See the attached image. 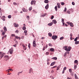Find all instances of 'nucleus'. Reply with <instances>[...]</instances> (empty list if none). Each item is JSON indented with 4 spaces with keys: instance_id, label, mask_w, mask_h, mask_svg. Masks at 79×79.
I'll return each mask as SVG.
<instances>
[{
    "instance_id": "obj_1",
    "label": "nucleus",
    "mask_w": 79,
    "mask_h": 79,
    "mask_svg": "<svg viewBox=\"0 0 79 79\" xmlns=\"http://www.w3.org/2000/svg\"><path fill=\"white\" fill-rule=\"evenodd\" d=\"M64 48L65 50L66 51H68V52H69L71 50V47L69 46L68 47L67 46H65L64 47Z\"/></svg>"
},
{
    "instance_id": "obj_2",
    "label": "nucleus",
    "mask_w": 79,
    "mask_h": 79,
    "mask_svg": "<svg viewBox=\"0 0 79 79\" xmlns=\"http://www.w3.org/2000/svg\"><path fill=\"white\" fill-rule=\"evenodd\" d=\"M57 38H58V36L56 35H53L52 36V38L53 40H56Z\"/></svg>"
},
{
    "instance_id": "obj_3",
    "label": "nucleus",
    "mask_w": 79,
    "mask_h": 79,
    "mask_svg": "<svg viewBox=\"0 0 79 79\" xmlns=\"http://www.w3.org/2000/svg\"><path fill=\"white\" fill-rule=\"evenodd\" d=\"M33 46L34 47H35L37 46V45L36 44V43L35 42V41L34 40L33 42Z\"/></svg>"
},
{
    "instance_id": "obj_4",
    "label": "nucleus",
    "mask_w": 79,
    "mask_h": 79,
    "mask_svg": "<svg viewBox=\"0 0 79 79\" xmlns=\"http://www.w3.org/2000/svg\"><path fill=\"white\" fill-rule=\"evenodd\" d=\"M22 10L23 12H27L28 11V10H27V9H26L24 8H22Z\"/></svg>"
},
{
    "instance_id": "obj_5",
    "label": "nucleus",
    "mask_w": 79,
    "mask_h": 79,
    "mask_svg": "<svg viewBox=\"0 0 79 79\" xmlns=\"http://www.w3.org/2000/svg\"><path fill=\"white\" fill-rule=\"evenodd\" d=\"M35 3H36L35 1H32L31 2V4L32 5H33V3L35 4Z\"/></svg>"
},
{
    "instance_id": "obj_6",
    "label": "nucleus",
    "mask_w": 79,
    "mask_h": 79,
    "mask_svg": "<svg viewBox=\"0 0 79 79\" xmlns=\"http://www.w3.org/2000/svg\"><path fill=\"white\" fill-rule=\"evenodd\" d=\"M31 72H32V73H33V70L32 68H31L29 69V73L31 74Z\"/></svg>"
},
{
    "instance_id": "obj_7",
    "label": "nucleus",
    "mask_w": 79,
    "mask_h": 79,
    "mask_svg": "<svg viewBox=\"0 0 79 79\" xmlns=\"http://www.w3.org/2000/svg\"><path fill=\"white\" fill-rule=\"evenodd\" d=\"M14 25L15 27H18L19 26V25L18 24H17L16 23H14Z\"/></svg>"
},
{
    "instance_id": "obj_8",
    "label": "nucleus",
    "mask_w": 79,
    "mask_h": 79,
    "mask_svg": "<svg viewBox=\"0 0 79 79\" xmlns=\"http://www.w3.org/2000/svg\"><path fill=\"white\" fill-rule=\"evenodd\" d=\"M58 8H60V4L59 3H57V4Z\"/></svg>"
},
{
    "instance_id": "obj_9",
    "label": "nucleus",
    "mask_w": 79,
    "mask_h": 79,
    "mask_svg": "<svg viewBox=\"0 0 79 79\" xmlns=\"http://www.w3.org/2000/svg\"><path fill=\"white\" fill-rule=\"evenodd\" d=\"M3 29L4 32H6V31H7V29H6V27H4Z\"/></svg>"
},
{
    "instance_id": "obj_10",
    "label": "nucleus",
    "mask_w": 79,
    "mask_h": 79,
    "mask_svg": "<svg viewBox=\"0 0 79 79\" xmlns=\"http://www.w3.org/2000/svg\"><path fill=\"white\" fill-rule=\"evenodd\" d=\"M22 46H23V49H24V50H26L27 49L26 47V46H24V44H23Z\"/></svg>"
},
{
    "instance_id": "obj_11",
    "label": "nucleus",
    "mask_w": 79,
    "mask_h": 79,
    "mask_svg": "<svg viewBox=\"0 0 79 79\" xmlns=\"http://www.w3.org/2000/svg\"><path fill=\"white\" fill-rule=\"evenodd\" d=\"M4 58H7V60H9V56H4Z\"/></svg>"
},
{
    "instance_id": "obj_12",
    "label": "nucleus",
    "mask_w": 79,
    "mask_h": 79,
    "mask_svg": "<svg viewBox=\"0 0 79 79\" xmlns=\"http://www.w3.org/2000/svg\"><path fill=\"white\" fill-rule=\"evenodd\" d=\"M52 22L54 24H56V23H57L56 20H53Z\"/></svg>"
},
{
    "instance_id": "obj_13",
    "label": "nucleus",
    "mask_w": 79,
    "mask_h": 79,
    "mask_svg": "<svg viewBox=\"0 0 79 79\" xmlns=\"http://www.w3.org/2000/svg\"><path fill=\"white\" fill-rule=\"evenodd\" d=\"M55 62H52L50 66H53V65H54V64H55Z\"/></svg>"
},
{
    "instance_id": "obj_14",
    "label": "nucleus",
    "mask_w": 79,
    "mask_h": 79,
    "mask_svg": "<svg viewBox=\"0 0 79 79\" xmlns=\"http://www.w3.org/2000/svg\"><path fill=\"white\" fill-rule=\"evenodd\" d=\"M52 25H53V23L52 22H51V23H49L48 24V25L50 26H52Z\"/></svg>"
},
{
    "instance_id": "obj_15",
    "label": "nucleus",
    "mask_w": 79,
    "mask_h": 79,
    "mask_svg": "<svg viewBox=\"0 0 79 79\" xmlns=\"http://www.w3.org/2000/svg\"><path fill=\"white\" fill-rule=\"evenodd\" d=\"M45 9H46V10H47L48 8V4H47L46 5V6H45Z\"/></svg>"
},
{
    "instance_id": "obj_16",
    "label": "nucleus",
    "mask_w": 79,
    "mask_h": 79,
    "mask_svg": "<svg viewBox=\"0 0 79 79\" xmlns=\"http://www.w3.org/2000/svg\"><path fill=\"white\" fill-rule=\"evenodd\" d=\"M61 66V65L60 64L57 67L56 69L57 71H58V69H60V66Z\"/></svg>"
},
{
    "instance_id": "obj_17",
    "label": "nucleus",
    "mask_w": 79,
    "mask_h": 79,
    "mask_svg": "<svg viewBox=\"0 0 79 79\" xmlns=\"http://www.w3.org/2000/svg\"><path fill=\"white\" fill-rule=\"evenodd\" d=\"M48 2H49L48 0H44V2L45 3H48Z\"/></svg>"
},
{
    "instance_id": "obj_18",
    "label": "nucleus",
    "mask_w": 79,
    "mask_h": 79,
    "mask_svg": "<svg viewBox=\"0 0 79 79\" xmlns=\"http://www.w3.org/2000/svg\"><path fill=\"white\" fill-rule=\"evenodd\" d=\"M70 26H71V27H73V23H70Z\"/></svg>"
},
{
    "instance_id": "obj_19",
    "label": "nucleus",
    "mask_w": 79,
    "mask_h": 79,
    "mask_svg": "<svg viewBox=\"0 0 79 79\" xmlns=\"http://www.w3.org/2000/svg\"><path fill=\"white\" fill-rule=\"evenodd\" d=\"M9 51H10V52H13V48H11V49H9Z\"/></svg>"
},
{
    "instance_id": "obj_20",
    "label": "nucleus",
    "mask_w": 79,
    "mask_h": 79,
    "mask_svg": "<svg viewBox=\"0 0 79 79\" xmlns=\"http://www.w3.org/2000/svg\"><path fill=\"white\" fill-rule=\"evenodd\" d=\"M22 73H23V71L18 72L17 74L18 76H19V74H22Z\"/></svg>"
},
{
    "instance_id": "obj_21",
    "label": "nucleus",
    "mask_w": 79,
    "mask_h": 79,
    "mask_svg": "<svg viewBox=\"0 0 79 79\" xmlns=\"http://www.w3.org/2000/svg\"><path fill=\"white\" fill-rule=\"evenodd\" d=\"M74 63H77V65L78 64V61L77 60H75L74 61Z\"/></svg>"
},
{
    "instance_id": "obj_22",
    "label": "nucleus",
    "mask_w": 79,
    "mask_h": 79,
    "mask_svg": "<svg viewBox=\"0 0 79 79\" xmlns=\"http://www.w3.org/2000/svg\"><path fill=\"white\" fill-rule=\"evenodd\" d=\"M54 50H55L53 48H51L50 49V51L51 52H54Z\"/></svg>"
},
{
    "instance_id": "obj_23",
    "label": "nucleus",
    "mask_w": 79,
    "mask_h": 79,
    "mask_svg": "<svg viewBox=\"0 0 79 79\" xmlns=\"http://www.w3.org/2000/svg\"><path fill=\"white\" fill-rule=\"evenodd\" d=\"M52 59L53 60H57V57H55L52 58Z\"/></svg>"
},
{
    "instance_id": "obj_24",
    "label": "nucleus",
    "mask_w": 79,
    "mask_h": 79,
    "mask_svg": "<svg viewBox=\"0 0 79 79\" xmlns=\"http://www.w3.org/2000/svg\"><path fill=\"white\" fill-rule=\"evenodd\" d=\"M62 23H63V25H64V23H63V22H64V19H62Z\"/></svg>"
},
{
    "instance_id": "obj_25",
    "label": "nucleus",
    "mask_w": 79,
    "mask_h": 79,
    "mask_svg": "<svg viewBox=\"0 0 79 79\" xmlns=\"http://www.w3.org/2000/svg\"><path fill=\"white\" fill-rule=\"evenodd\" d=\"M74 76H75V79H78V77H77V75H76V74H75Z\"/></svg>"
},
{
    "instance_id": "obj_26",
    "label": "nucleus",
    "mask_w": 79,
    "mask_h": 79,
    "mask_svg": "<svg viewBox=\"0 0 79 79\" xmlns=\"http://www.w3.org/2000/svg\"><path fill=\"white\" fill-rule=\"evenodd\" d=\"M32 6H31V7H29L28 10H29V11H31V10H32Z\"/></svg>"
},
{
    "instance_id": "obj_27",
    "label": "nucleus",
    "mask_w": 79,
    "mask_h": 79,
    "mask_svg": "<svg viewBox=\"0 0 79 79\" xmlns=\"http://www.w3.org/2000/svg\"><path fill=\"white\" fill-rule=\"evenodd\" d=\"M75 44L76 45H77V44H79V41H76L75 42Z\"/></svg>"
},
{
    "instance_id": "obj_28",
    "label": "nucleus",
    "mask_w": 79,
    "mask_h": 79,
    "mask_svg": "<svg viewBox=\"0 0 79 79\" xmlns=\"http://www.w3.org/2000/svg\"><path fill=\"white\" fill-rule=\"evenodd\" d=\"M55 9L56 11H57V10H58V8H57V6H56L55 7Z\"/></svg>"
},
{
    "instance_id": "obj_29",
    "label": "nucleus",
    "mask_w": 79,
    "mask_h": 79,
    "mask_svg": "<svg viewBox=\"0 0 79 79\" xmlns=\"http://www.w3.org/2000/svg\"><path fill=\"white\" fill-rule=\"evenodd\" d=\"M15 37L16 39H19V40H21V38H20V37H19L18 36H15Z\"/></svg>"
},
{
    "instance_id": "obj_30",
    "label": "nucleus",
    "mask_w": 79,
    "mask_h": 79,
    "mask_svg": "<svg viewBox=\"0 0 79 79\" xmlns=\"http://www.w3.org/2000/svg\"><path fill=\"white\" fill-rule=\"evenodd\" d=\"M22 29L24 31L25 30H26V28L25 27V26H24L22 28Z\"/></svg>"
},
{
    "instance_id": "obj_31",
    "label": "nucleus",
    "mask_w": 79,
    "mask_h": 79,
    "mask_svg": "<svg viewBox=\"0 0 79 79\" xmlns=\"http://www.w3.org/2000/svg\"><path fill=\"white\" fill-rule=\"evenodd\" d=\"M48 35L50 37H52V33H49L48 34Z\"/></svg>"
},
{
    "instance_id": "obj_32",
    "label": "nucleus",
    "mask_w": 79,
    "mask_h": 79,
    "mask_svg": "<svg viewBox=\"0 0 79 79\" xmlns=\"http://www.w3.org/2000/svg\"><path fill=\"white\" fill-rule=\"evenodd\" d=\"M3 56H4L3 55H2V54H1L0 55V58H3Z\"/></svg>"
},
{
    "instance_id": "obj_33",
    "label": "nucleus",
    "mask_w": 79,
    "mask_h": 79,
    "mask_svg": "<svg viewBox=\"0 0 79 79\" xmlns=\"http://www.w3.org/2000/svg\"><path fill=\"white\" fill-rule=\"evenodd\" d=\"M60 4L61 5H64V4H65V3L63 2H61Z\"/></svg>"
},
{
    "instance_id": "obj_34",
    "label": "nucleus",
    "mask_w": 79,
    "mask_h": 79,
    "mask_svg": "<svg viewBox=\"0 0 79 79\" xmlns=\"http://www.w3.org/2000/svg\"><path fill=\"white\" fill-rule=\"evenodd\" d=\"M67 10V8H66V7H65L64 10V12H66Z\"/></svg>"
},
{
    "instance_id": "obj_35",
    "label": "nucleus",
    "mask_w": 79,
    "mask_h": 79,
    "mask_svg": "<svg viewBox=\"0 0 79 79\" xmlns=\"http://www.w3.org/2000/svg\"><path fill=\"white\" fill-rule=\"evenodd\" d=\"M5 34V31L3 32L2 34V35H4Z\"/></svg>"
},
{
    "instance_id": "obj_36",
    "label": "nucleus",
    "mask_w": 79,
    "mask_h": 79,
    "mask_svg": "<svg viewBox=\"0 0 79 79\" xmlns=\"http://www.w3.org/2000/svg\"><path fill=\"white\" fill-rule=\"evenodd\" d=\"M77 68V66L75 65L74 66V69H75V70Z\"/></svg>"
},
{
    "instance_id": "obj_37",
    "label": "nucleus",
    "mask_w": 79,
    "mask_h": 79,
    "mask_svg": "<svg viewBox=\"0 0 79 79\" xmlns=\"http://www.w3.org/2000/svg\"><path fill=\"white\" fill-rule=\"evenodd\" d=\"M77 38H76L75 39L74 41H75V42H77Z\"/></svg>"
},
{
    "instance_id": "obj_38",
    "label": "nucleus",
    "mask_w": 79,
    "mask_h": 79,
    "mask_svg": "<svg viewBox=\"0 0 79 79\" xmlns=\"http://www.w3.org/2000/svg\"><path fill=\"white\" fill-rule=\"evenodd\" d=\"M69 72H70V73H72V69H69Z\"/></svg>"
},
{
    "instance_id": "obj_39",
    "label": "nucleus",
    "mask_w": 79,
    "mask_h": 79,
    "mask_svg": "<svg viewBox=\"0 0 79 79\" xmlns=\"http://www.w3.org/2000/svg\"><path fill=\"white\" fill-rule=\"evenodd\" d=\"M63 39H64V37H60V40H62Z\"/></svg>"
},
{
    "instance_id": "obj_40",
    "label": "nucleus",
    "mask_w": 79,
    "mask_h": 79,
    "mask_svg": "<svg viewBox=\"0 0 79 79\" xmlns=\"http://www.w3.org/2000/svg\"><path fill=\"white\" fill-rule=\"evenodd\" d=\"M8 18L10 19L11 18V15H8Z\"/></svg>"
},
{
    "instance_id": "obj_41",
    "label": "nucleus",
    "mask_w": 79,
    "mask_h": 79,
    "mask_svg": "<svg viewBox=\"0 0 79 79\" xmlns=\"http://www.w3.org/2000/svg\"><path fill=\"white\" fill-rule=\"evenodd\" d=\"M29 18L30 17L29 15H27V19H28V20H29Z\"/></svg>"
},
{
    "instance_id": "obj_42",
    "label": "nucleus",
    "mask_w": 79,
    "mask_h": 79,
    "mask_svg": "<svg viewBox=\"0 0 79 79\" xmlns=\"http://www.w3.org/2000/svg\"><path fill=\"white\" fill-rule=\"evenodd\" d=\"M46 55H49V52H46Z\"/></svg>"
},
{
    "instance_id": "obj_43",
    "label": "nucleus",
    "mask_w": 79,
    "mask_h": 79,
    "mask_svg": "<svg viewBox=\"0 0 79 79\" xmlns=\"http://www.w3.org/2000/svg\"><path fill=\"white\" fill-rule=\"evenodd\" d=\"M1 18L3 20V21H5V18H2V17H1Z\"/></svg>"
},
{
    "instance_id": "obj_44",
    "label": "nucleus",
    "mask_w": 79,
    "mask_h": 79,
    "mask_svg": "<svg viewBox=\"0 0 79 79\" xmlns=\"http://www.w3.org/2000/svg\"><path fill=\"white\" fill-rule=\"evenodd\" d=\"M10 54L12 55L13 54V52L9 51Z\"/></svg>"
},
{
    "instance_id": "obj_45",
    "label": "nucleus",
    "mask_w": 79,
    "mask_h": 79,
    "mask_svg": "<svg viewBox=\"0 0 79 79\" xmlns=\"http://www.w3.org/2000/svg\"><path fill=\"white\" fill-rule=\"evenodd\" d=\"M67 13L68 14H70V11H69V10H67Z\"/></svg>"
},
{
    "instance_id": "obj_46",
    "label": "nucleus",
    "mask_w": 79,
    "mask_h": 79,
    "mask_svg": "<svg viewBox=\"0 0 79 79\" xmlns=\"http://www.w3.org/2000/svg\"><path fill=\"white\" fill-rule=\"evenodd\" d=\"M54 18V16H53V15H52L51 18V19H53Z\"/></svg>"
},
{
    "instance_id": "obj_47",
    "label": "nucleus",
    "mask_w": 79,
    "mask_h": 79,
    "mask_svg": "<svg viewBox=\"0 0 79 79\" xmlns=\"http://www.w3.org/2000/svg\"><path fill=\"white\" fill-rule=\"evenodd\" d=\"M31 46V44H28V47L29 48H31V46Z\"/></svg>"
},
{
    "instance_id": "obj_48",
    "label": "nucleus",
    "mask_w": 79,
    "mask_h": 79,
    "mask_svg": "<svg viewBox=\"0 0 79 79\" xmlns=\"http://www.w3.org/2000/svg\"><path fill=\"white\" fill-rule=\"evenodd\" d=\"M57 67V66H56L53 67L52 68V69H53V68H56Z\"/></svg>"
},
{
    "instance_id": "obj_49",
    "label": "nucleus",
    "mask_w": 79,
    "mask_h": 79,
    "mask_svg": "<svg viewBox=\"0 0 79 79\" xmlns=\"http://www.w3.org/2000/svg\"><path fill=\"white\" fill-rule=\"evenodd\" d=\"M50 61V59L48 58L47 59V62H48L49 61Z\"/></svg>"
},
{
    "instance_id": "obj_50",
    "label": "nucleus",
    "mask_w": 79,
    "mask_h": 79,
    "mask_svg": "<svg viewBox=\"0 0 79 79\" xmlns=\"http://www.w3.org/2000/svg\"><path fill=\"white\" fill-rule=\"evenodd\" d=\"M48 45H49V46L51 47L52 45V44H51V43H50L48 44Z\"/></svg>"
},
{
    "instance_id": "obj_51",
    "label": "nucleus",
    "mask_w": 79,
    "mask_h": 79,
    "mask_svg": "<svg viewBox=\"0 0 79 79\" xmlns=\"http://www.w3.org/2000/svg\"><path fill=\"white\" fill-rule=\"evenodd\" d=\"M15 44H16L17 45H18V42L17 41H15Z\"/></svg>"
},
{
    "instance_id": "obj_52",
    "label": "nucleus",
    "mask_w": 79,
    "mask_h": 79,
    "mask_svg": "<svg viewBox=\"0 0 79 79\" xmlns=\"http://www.w3.org/2000/svg\"><path fill=\"white\" fill-rule=\"evenodd\" d=\"M11 36H14V37H15V34H12L11 35Z\"/></svg>"
},
{
    "instance_id": "obj_53",
    "label": "nucleus",
    "mask_w": 79,
    "mask_h": 79,
    "mask_svg": "<svg viewBox=\"0 0 79 79\" xmlns=\"http://www.w3.org/2000/svg\"><path fill=\"white\" fill-rule=\"evenodd\" d=\"M72 4L73 5H75V3L74 2H72Z\"/></svg>"
},
{
    "instance_id": "obj_54",
    "label": "nucleus",
    "mask_w": 79,
    "mask_h": 79,
    "mask_svg": "<svg viewBox=\"0 0 79 79\" xmlns=\"http://www.w3.org/2000/svg\"><path fill=\"white\" fill-rule=\"evenodd\" d=\"M13 4L15 5H17V4L16 3L14 2L13 3Z\"/></svg>"
},
{
    "instance_id": "obj_55",
    "label": "nucleus",
    "mask_w": 79,
    "mask_h": 79,
    "mask_svg": "<svg viewBox=\"0 0 79 79\" xmlns=\"http://www.w3.org/2000/svg\"><path fill=\"white\" fill-rule=\"evenodd\" d=\"M15 32H16V33H18V32H19V31L18 30H16L15 31Z\"/></svg>"
},
{
    "instance_id": "obj_56",
    "label": "nucleus",
    "mask_w": 79,
    "mask_h": 79,
    "mask_svg": "<svg viewBox=\"0 0 79 79\" xmlns=\"http://www.w3.org/2000/svg\"><path fill=\"white\" fill-rule=\"evenodd\" d=\"M66 68H67L66 67H64V70L65 71V70H66Z\"/></svg>"
},
{
    "instance_id": "obj_57",
    "label": "nucleus",
    "mask_w": 79,
    "mask_h": 79,
    "mask_svg": "<svg viewBox=\"0 0 79 79\" xmlns=\"http://www.w3.org/2000/svg\"><path fill=\"white\" fill-rule=\"evenodd\" d=\"M2 54L3 55V56H4V55H6V54L5 53H3Z\"/></svg>"
},
{
    "instance_id": "obj_58",
    "label": "nucleus",
    "mask_w": 79,
    "mask_h": 79,
    "mask_svg": "<svg viewBox=\"0 0 79 79\" xmlns=\"http://www.w3.org/2000/svg\"><path fill=\"white\" fill-rule=\"evenodd\" d=\"M24 33H27V30H25L24 31Z\"/></svg>"
},
{
    "instance_id": "obj_59",
    "label": "nucleus",
    "mask_w": 79,
    "mask_h": 79,
    "mask_svg": "<svg viewBox=\"0 0 79 79\" xmlns=\"http://www.w3.org/2000/svg\"><path fill=\"white\" fill-rule=\"evenodd\" d=\"M13 46H14V47H16V44H15V45H13Z\"/></svg>"
},
{
    "instance_id": "obj_60",
    "label": "nucleus",
    "mask_w": 79,
    "mask_h": 79,
    "mask_svg": "<svg viewBox=\"0 0 79 79\" xmlns=\"http://www.w3.org/2000/svg\"><path fill=\"white\" fill-rule=\"evenodd\" d=\"M70 36L71 37H72L73 36V34L72 33L70 34Z\"/></svg>"
},
{
    "instance_id": "obj_61",
    "label": "nucleus",
    "mask_w": 79,
    "mask_h": 79,
    "mask_svg": "<svg viewBox=\"0 0 79 79\" xmlns=\"http://www.w3.org/2000/svg\"><path fill=\"white\" fill-rule=\"evenodd\" d=\"M69 10H70V11H73V9H70Z\"/></svg>"
},
{
    "instance_id": "obj_62",
    "label": "nucleus",
    "mask_w": 79,
    "mask_h": 79,
    "mask_svg": "<svg viewBox=\"0 0 79 79\" xmlns=\"http://www.w3.org/2000/svg\"><path fill=\"white\" fill-rule=\"evenodd\" d=\"M47 47H48V45L46 44V48H47Z\"/></svg>"
},
{
    "instance_id": "obj_63",
    "label": "nucleus",
    "mask_w": 79,
    "mask_h": 79,
    "mask_svg": "<svg viewBox=\"0 0 79 79\" xmlns=\"http://www.w3.org/2000/svg\"><path fill=\"white\" fill-rule=\"evenodd\" d=\"M9 70H10V71H13V70L12 69H8Z\"/></svg>"
},
{
    "instance_id": "obj_64",
    "label": "nucleus",
    "mask_w": 79,
    "mask_h": 79,
    "mask_svg": "<svg viewBox=\"0 0 79 79\" xmlns=\"http://www.w3.org/2000/svg\"><path fill=\"white\" fill-rule=\"evenodd\" d=\"M54 72V71L53 70H52L51 71L52 73H53Z\"/></svg>"
}]
</instances>
